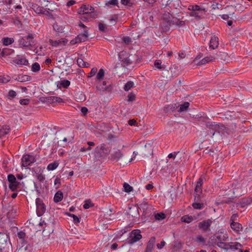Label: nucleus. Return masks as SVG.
<instances>
[{"label":"nucleus","mask_w":252,"mask_h":252,"mask_svg":"<svg viewBox=\"0 0 252 252\" xmlns=\"http://www.w3.org/2000/svg\"><path fill=\"white\" fill-rule=\"evenodd\" d=\"M97 71V69L96 67L93 68L88 75V77H92L94 76L96 74Z\"/></svg>","instance_id":"e2e57ef3"},{"label":"nucleus","mask_w":252,"mask_h":252,"mask_svg":"<svg viewBox=\"0 0 252 252\" xmlns=\"http://www.w3.org/2000/svg\"><path fill=\"white\" fill-rule=\"evenodd\" d=\"M32 77L27 75H19L17 77V81L20 82H25L30 81Z\"/></svg>","instance_id":"b1692460"},{"label":"nucleus","mask_w":252,"mask_h":252,"mask_svg":"<svg viewBox=\"0 0 252 252\" xmlns=\"http://www.w3.org/2000/svg\"><path fill=\"white\" fill-rule=\"evenodd\" d=\"M49 42L52 46L54 47H57L60 44V41L59 40H53L50 39H49Z\"/></svg>","instance_id":"864d4df0"},{"label":"nucleus","mask_w":252,"mask_h":252,"mask_svg":"<svg viewBox=\"0 0 252 252\" xmlns=\"http://www.w3.org/2000/svg\"><path fill=\"white\" fill-rule=\"evenodd\" d=\"M156 242L155 237H152L148 241L145 252H152Z\"/></svg>","instance_id":"dca6fc26"},{"label":"nucleus","mask_w":252,"mask_h":252,"mask_svg":"<svg viewBox=\"0 0 252 252\" xmlns=\"http://www.w3.org/2000/svg\"><path fill=\"white\" fill-rule=\"evenodd\" d=\"M36 213L38 217L41 216L46 211V207L43 201L39 198L36 199Z\"/></svg>","instance_id":"0eeeda50"},{"label":"nucleus","mask_w":252,"mask_h":252,"mask_svg":"<svg viewBox=\"0 0 252 252\" xmlns=\"http://www.w3.org/2000/svg\"><path fill=\"white\" fill-rule=\"evenodd\" d=\"M155 218L158 220H162L165 218V215L163 213H158L155 215Z\"/></svg>","instance_id":"79ce46f5"},{"label":"nucleus","mask_w":252,"mask_h":252,"mask_svg":"<svg viewBox=\"0 0 252 252\" xmlns=\"http://www.w3.org/2000/svg\"><path fill=\"white\" fill-rule=\"evenodd\" d=\"M10 80V77L8 76H0V84L6 83L9 82Z\"/></svg>","instance_id":"de8ad7c7"},{"label":"nucleus","mask_w":252,"mask_h":252,"mask_svg":"<svg viewBox=\"0 0 252 252\" xmlns=\"http://www.w3.org/2000/svg\"><path fill=\"white\" fill-rule=\"evenodd\" d=\"M104 73L105 72L104 69L102 68L100 69L96 74V79L99 81L103 80L104 76Z\"/></svg>","instance_id":"4c0bfd02"},{"label":"nucleus","mask_w":252,"mask_h":252,"mask_svg":"<svg viewBox=\"0 0 252 252\" xmlns=\"http://www.w3.org/2000/svg\"><path fill=\"white\" fill-rule=\"evenodd\" d=\"M120 60L123 63L124 66H127L133 63V56L132 55H128L126 52H122L120 53Z\"/></svg>","instance_id":"39448f33"},{"label":"nucleus","mask_w":252,"mask_h":252,"mask_svg":"<svg viewBox=\"0 0 252 252\" xmlns=\"http://www.w3.org/2000/svg\"><path fill=\"white\" fill-rule=\"evenodd\" d=\"M193 220L192 216L188 215H185L181 218V220L182 222L186 223H190Z\"/></svg>","instance_id":"f704fd0d"},{"label":"nucleus","mask_w":252,"mask_h":252,"mask_svg":"<svg viewBox=\"0 0 252 252\" xmlns=\"http://www.w3.org/2000/svg\"><path fill=\"white\" fill-rule=\"evenodd\" d=\"M118 4L119 3L118 0H109L105 2V6L109 7H112L115 5H117L118 7H119Z\"/></svg>","instance_id":"c85d7f7f"},{"label":"nucleus","mask_w":252,"mask_h":252,"mask_svg":"<svg viewBox=\"0 0 252 252\" xmlns=\"http://www.w3.org/2000/svg\"><path fill=\"white\" fill-rule=\"evenodd\" d=\"M122 40L126 44H128L131 41V39L129 36H124L123 37Z\"/></svg>","instance_id":"69168bd1"},{"label":"nucleus","mask_w":252,"mask_h":252,"mask_svg":"<svg viewBox=\"0 0 252 252\" xmlns=\"http://www.w3.org/2000/svg\"><path fill=\"white\" fill-rule=\"evenodd\" d=\"M59 165V162L57 161L49 164L47 167V169L49 171L54 170L57 168Z\"/></svg>","instance_id":"2f4dec72"},{"label":"nucleus","mask_w":252,"mask_h":252,"mask_svg":"<svg viewBox=\"0 0 252 252\" xmlns=\"http://www.w3.org/2000/svg\"><path fill=\"white\" fill-rule=\"evenodd\" d=\"M17 64L19 66H28L29 61L21 55H17Z\"/></svg>","instance_id":"2eb2a0df"},{"label":"nucleus","mask_w":252,"mask_h":252,"mask_svg":"<svg viewBox=\"0 0 252 252\" xmlns=\"http://www.w3.org/2000/svg\"><path fill=\"white\" fill-rule=\"evenodd\" d=\"M93 206H94V204L92 203L90 200H87L85 201L83 205V208L85 209H88Z\"/></svg>","instance_id":"a18cd8bd"},{"label":"nucleus","mask_w":252,"mask_h":252,"mask_svg":"<svg viewBox=\"0 0 252 252\" xmlns=\"http://www.w3.org/2000/svg\"><path fill=\"white\" fill-rule=\"evenodd\" d=\"M95 151L97 154L102 156L103 155H108L110 153V150L104 144H102L96 147Z\"/></svg>","instance_id":"9d476101"},{"label":"nucleus","mask_w":252,"mask_h":252,"mask_svg":"<svg viewBox=\"0 0 252 252\" xmlns=\"http://www.w3.org/2000/svg\"><path fill=\"white\" fill-rule=\"evenodd\" d=\"M30 99L28 98L21 99L20 100L19 102L22 105H27L29 104Z\"/></svg>","instance_id":"bf43d9fd"},{"label":"nucleus","mask_w":252,"mask_h":252,"mask_svg":"<svg viewBox=\"0 0 252 252\" xmlns=\"http://www.w3.org/2000/svg\"><path fill=\"white\" fill-rule=\"evenodd\" d=\"M218 45L219 38L215 36L212 37L210 41V48L215 49L218 47Z\"/></svg>","instance_id":"aec40b11"},{"label":"nucleus","mask_w":252,"mask_h":252,"mask_svg":"<svg viewBox=\"0 0 252 252\" xmlns=\"http://www.w3.org/2000/svg\"><path fill=\"white\" fill-rule=\"evenodd\" d=\"M35 176L40 182H43L45 179V176L42 174V173H39L37 175H35Z\"/></svg>","instance_id":"052dcab7"},{"label":"nucleus","mask_w":252,"mask_h":252,"mask_svg":"<svg viewBox=\"0 0 252 252\" xmlns=\"http://www.w3.org/2000/svg\"><path fill=\"white\" fill-rule=\"evenodd\" d=\"M63 198V194L61 191H57L55 194L54 197V201L55 202H59Z\"/></svg>","instance_id":"bb28decb"},{"label":"nucleus","mask_w":252,"mask_h":252,"mask_svg":"<svg viewBox=\"0 0 252 252\" xmlns=\"http://www.w3.org/2000/svg\"><path fill=\"white\" fill-rule=\"evenodd\" d=\"M26 236V234L24 232L21 231L18 232L17 233V236L19 238V239L21 241V243L23 244L24 242V238Z\"/></svg>","instance_id":"49530a36"},{"label":"nucleus","mask_w":252,"mask_h":252,"mask_svg":"<svg viewBox=\"0 0 252 252\" xmlns=\"http://www.w3.org/2000/svg\"><path fill=\"white\" fill-rule=\"evenodd\" d=\"M237 217L236 214H233L230 219L232 222L230 223L231 228L235 231L236 233H239L240 231L243 229V227L241 224L239 222L234 221L235 218Z\"/></svg>","instance_id":"6e6552de"},{"label":"nucleus","mask_w":252,"mask_h":252,"mask_svg":"<svg viewBox=\"0 0 252 252\" xmlns=\"http://www.w3.org/2000/svg\"><path fill=\"white\" fill-rule=\"evenodd\" d=\"M123 156V154L120 150L116 149L111 154L110 158L111 159L118 160Z\"/></svg>","instance_id":"f3484780"},{"label":"nucleus","mask_w":252,"mask_h":252,"mask_svg":"<svg viewBox=\"0 0 252 252\" xmlns=\"http://www.w3.org/2000/svg\"><path fill=\"white\" fill-rule=\"evenodd\" d=\"M173 20H162L160 27L162 32H167L170 30V27L173 25Z\"/></svg>","instance_id":"9b49d317"},{"label":"nucleus","mask_w":252,"mask_h":252,"mask_svg":"<svg viewBox=\"0 0 252 252\" xmlns=\"http://www.w3.org/2000/svg\"><path fill=\"white\" fill-rule=\"evenodd\" d=\"M35 162H36L35 156L30 154H26L23 156L21 159V166L27 167Z\"/></svg>","instance_id":"423d86ee"},{"label":"nucleus","mask_w":252,"mask_h":252,"mask_svg":"<svg viewBox=\"0 0 252 252\" xmlns=\"http://www.w3.org/2000/svg\"><path fill=\"white\" fill-rule=\"evenodd\" d=\"M33 38V35L31 33H29L25 36H20V38L18 40L19 44L20 47H28L31 46Z\"/></svg>","instance_id":"20e7f679"},{"label":"nucleus","mask_w":252,"mask_h":252,"mask_svg":"<svg viewBox=\"0 0 252 252\" xmlns=\"http://www.w3.org/2000/svg\"><path fill=\"white\" fill-rule=\"evenodd\" d=\"M235 7H233L232 5H228V6H226L225 7V9H228L229 10L233 9V10H234V11H232V12H229V14H227L221 15H220V16L223 20H227L229 18V16L233 15L234 14V11H235Z\"/></svg>","instance_id":"5701e85b"},{"label":"nucleus","mask_w":252,"mask_h":252,"mask_svg":"<svg viewBox=\"0 0 252 252\" xmlns=\"http://www.w3.org/2000/svg\"><path fill=\"white\" fill-rule=\"evenodd\" d=\"M56 96H48L46 97V101L49 103H56Z\"/></svg>","instance_id":"603ef678"},{"label":"nucleus","mask_w":252,"mask_h":252,"mask_svg":"<svg viewBox=\"0 0 252 252\" xmlns=\"http://www.w3.org/2000/svg\"><path fill=\"white\" fill-rule=\"evenodd\" d=\"M124 190L126 192H130L133 190V188L130 186L128 184L125 183L123 185Z\"/></svg>","instance_id":"c03bdc74"},{"label":"nucleus","mask_w":252,"mask_h":252,"mask_svg":"<svg viewBox=\"0 0 252 252\" xmlns=\"http://www.w3.org/2000/svg\"><path fill=\"white\" fill-rule=\"evenodd\" d=\"M215 57V60H218L223 61L226 63L229 62L230 59L228 54L225 52H218L216 54H213Z\"/></svg>","instance_id":"1a4fd4ad"},{"label":"nucleus","mask_w":252,"mask_h":252,"mask_svg":"<svg viewBox=\"0 0 252 252\" xmlns=\"http://www.w3.org/2000/svg\"><path fill=\"white\" fill-rule=\"evenodd\" d=\"M40 69V66L38 63H34L32 65V71L37 72Z\"/></svg>","instance_id":"a19ab883"},{"label":"nucleus","mask_w":252,"mask_h":252,"mask_svg":"<svg viewBox=\"0 0 252 252\" xmlns=\"http://www.w3.org/2000/svg\"><path fill=\"white\" fill-rule=\"evenodd\" d=\"M207 126L209 127L210 129H212L213 130H215V132L213 133V135H214L215 133V132H219V130L220 128V126L217 124L215 122H209L207 124Z\"/></svg>","instance_id":"4be33fe9"},{"label":"nucleus","mask_w":252,"mask_h":252,"mask_svg":"<svg viewBox=\"0 0 252 252\" xmlns=\"http://www.w3.org/2000/svg\"><path fill=\"white\" fill-rule=\"evenodd\" d=\"M188 9L190 11L188 14L190 17H193L196 20H199L203 18L207 9L205 8L201 7L198 5H189Z\"/></svg>","instance_id":"f03ea898"},{"label":"nucleus","mask_w":252,"mask_h":252,"mask_svg":"<svg viewBox=\"0 0 252 252\" xmlns=\"http://www.w3.org/2000/svg\"><path fill=\"white\" fill-rule=\"evenodd\" d=\"M0 243H3L4 242H6L7 236L5 234L0 233Z\"/></svg>","instance_id":"680f3d73"},{"label":"nucleus","mask_w":252,"mask_h":252,"mask_svg":"<svg viewBox=\"0 0 252 252\" xmlns=\"http://www.w3.org/2000/svg\"><path fill=\"white\" fill-rule=\"evenodd\" d=\"M196 239V242L201 243L203 245H205L206 240L202 236H197Z\"/></svg>","instance_id":"6e6d98bb"},{"label":"nucleus","mask_w":252,"mask_h":252,"mask_svg":"<svg viewBox=\"0 0 252 252\" xmlns=\"http://www.w3.org/2000/svg\"><path fill=\"white\" fill-rule=\"evenodd\" d=\"M44 168H42L40 166H36L32 168V171L34 172L35 175L39 173H43Z\"/></svg>","instance_id":"ea45409f"},{"label":"nucleus","mask_w":252,"mask_h":252,"mask_svg":"<svg viewBox=\"0 0 252 252\" xmlns=\"http://www.w3.org/2000/svg\"><path fill=\"white\" fill-rule=\"evenodd\" d=\"M78 13L83 15L81 17L83 21H89L95 19L98 15V12L94 10V7L86 4H83L78 9Z\"/></svg>","instance_id":"f257e3e1"},{"label":"nucleus","mask_w":252,"mask_h":252,"mask_svg":"<svg viewBox=\"0 0 252 252\" xmlns=\"http://www.w3.org/2000/svg\"><path fill=\"white\" fill-rule=\"evenodd\" d=\"M106 82L103 81L102 85L96 86V89L100 91H106L111 92L112 90V86L111 84L106 86Z\"/></svg>","instance_id":"4468645a"},{"label":"nucleus","mask_w":252,"mask_h":252,"mask_svg":"<svg viewBox=\"0 0 252 252\" xmlns=\"http://www.w3.org/2000/svg\"><path fill=\"white\" fill-rule=\"evenodd\" d=\"M212 223V221L210 219H208L206 220H203L198 223L199 229L203 230V231H207L211 226Z\"/></svg>","instance_id":"f8f14e48"},{"label":"nucleus","mask_w":252,"mask_h":252,"mask_svg":"<svg viewBox=\"0 0 252 252\" xmlns=\"http://www.w3.org/2000/svg\"><path fill=\"white\" fill-rule=\"evenodd\" d=\"M70 82L69 81L67 80H63L59 82L57 84V87L59 89H61L62 88L66 89L70 85Z\"/></svg>","instance_id":"393cba45"},{"label":"nucleus","mask_w":252,"mask_h":252,"mask_svg":"<svg viewBox=\"0 0 252 252\" xmlns=\"http://www.w3.org/2000/svg\"><path fill=\"white\" fill-rule=\"evenodd\" d=\"M32 9L37 14H42V11L44 8L42 6H40L37 4L32 5Z\"/></svg>","instance_id":"72a5a7b5"},{"label":"nucleus","mask_w":252,"mask_h":252,"mask_svg":"<svg viewBox=\"0 0 252 252\" xmlns=\"http://www.w3.org/2000/svg\"><path fill=\"white\" fill-rule=\"evenodd\" d=\"M98 29L99 30L102 32H106L107 30V27L101 23H98Z\"/></svg>","instance_id":"5fc2aeb1"},{"label":"nucleus","mask_w":252,"mask_h":252,"mask_svg":"<svg viewBox=\"0 0 252 252\" xmlns=\"http://www.w3.org/2000/svg\"><path fill=\"white\" fill-rule=\"evenodd\" d=\"M155 66L158 69L168 70V67L165 64H161L160 60H156L154 63Z\"/></svg>","instance_id":"a878e982"},{"label":"nucleus","mask_w":252,"mask_h":252,"mask_svg":"<svg viewBox=\"0 0 252 252\" xmlns=\"http://www.w3.org/2000/svg\"><path fill=\"white\" fill-rule=\"evenodd\" d=\"M88 31L87 29H86L84 31L83 33H80L77 35V37L80 43L86 41L88 38Z\"/></svg>","instance_id":"6ab92c4d"},{"label":"nucleus","mask_w":252,"mask_h":252,"mask_svg":"<svg viewBox=\"0 0 252 252\" xmlns=\"http://www.w3.org/2000/svg\"><path fill=\"white\" fill-rule=\"evenodd\" d=\"M17 14H19L20 15H21L22 14H26L25 10L24 11V12H23V11L22 10V7L21 5H17Z\"/></svg>","instance_id":"0e129e2a"},{"label":"nucleus","mask_w":252,"mask_h":252,"mask_svg":"<svg viewBox=\"0 0 252 252\" xmlns=\"http://www.w3.org/2000/svg\"><path fill=\"white\" fill-rule=\"evenodd\" d=\"M215 61V57H214V55H210L205 57L201 61H200L198 63H197V64L198 65H201L203 64H205L207 63L210 62H213Z\"/></svg>","instance_id":"a211bd4d"},{"label":"nucleus","mask_w":252,"mask_h":252,"mask_svg":"<svg viewBox=\"0 0 252 252\" xmlns=\"http://www.w3.org/2000/svg\"><path fill=\"white\" fill-rule=\"evenodd\" d=\"M8 132V129L6 128H2L0 129V136H3L5 134H7Z\"/></svg>","instance_id":"774afa93"},{"label":"nucleus","mask_w":252,"mask_h":252,"mask_svg":"<svg viewBox=\"0 0 252 252\" xmlns=\"http://www.w3.org/2000/svg\"><path fill=\"white\" fill-rule=\"evenodd\" d=\"M78 66L80 67H84L85 66V64H84V61L81 58H78L76 60Z\"/></svg>","instance_id":"4d7b16f0"},{"label":"nucleus","mask_w":252,"mask_h":252,"mask_svg":"<svg viewBox=\"0 0 252 252\" xmlns=\"http://www.w3.org/2000/svg\"><path fill=\"white\" fill-rule=\"evenodd\" d=\"M141 231L139 229L133 230L129 234V237L127 239V243L128 244H133L142 239Z\"/></svg>","instance_id":"7ed1b4c3"},{"label":"nucleus","mask_w":252,"mask_h":252,"mask_svg":"<svg viewBox=\"0 0 252 252\" xmlns=\"http://www.w3.org/2000/svg\"><path fill=\"white\" fill-rule=\"evenodd\" d=\"M174 17L169 12L165 11L162 14V20H173Z\"/></svg>","instance_id":"7c9ffc66"},{"label":"nucleus","mask_w":252,"mask_h":252,"mask_svg":"<svg viewBox=\"0 0 252 252\" xmlns=\"http://www.w3.org/2000/svg\"><path fill=\"white\" fill-rule=\"evenodd\" d=\"M174 21L173 25H175L179 27H182L185 25V21H181L177 18L174 17L173 20Z\"/></svg>","instance_id":"58836bf2"},{"label":"nucleus","mask_w":252,"mask_h":252,"mask_svg":"<svg viewBox=\"0 0 252 252\" xmlns=\"http://www.w3.org/2000/svg\"><path fill=\"white\" fill-rule=\"evenodd\" d=\"M192 206L195 209H202L204 207V204L199 202H194L192 203Z\"/></svg>","instance_id":"c9c22d12"},{"label":"nucleus","mask_w":252,"mask_h":252,"mask_svg":"<svg viewBox=\"0 0 252 252\" xmlns=\"http://www.w3.org/2000/svg\"><path fill=\"white\" fill-rule=\"evenodd\" d=\"M66 214L68 216H70V217H71L73 218V222H74V223L77 224V223H79L80 222V218H79L76 215H75L74 214H72L68 213H66Z\"/></svg>","instance_id":"09e8293b"},{"label":"nucleus","mask_w":252,"mask_h":252,"mask_svg":"<svg viewBox=\"0 0 252 252\" xmlns=\"http://www.w3.org/2000/svg\"><path fill=\"white\" fill-rule=\"evenodd\" d=\"M9 182V189L12 191L16 190V178L12 174H9L7 176Z\"/></svg>","instance_id":"ddd939ff"},{"label":"nucleus","mask_w":252,"mask_h":252,"mask_svg":"<svg viewBox=\"0 0 252 252\" xmlns=\"http://www.w3.org/2000/svg\"><path fill=\"white\" fill-rule=\"evenodd\" d=\"M2 41L4 45L8 46L14 42L13 38L4 37L2 39Z\"/></svg>","instance_id":"473e14b6"},{"label":"nucleus","mask_w":252,"mask_h":252,"mask_svg":"<svg viewBox=\"0 0 252 252\" xmlns=\"http://www.w3.org/2000/svg\"><path fill=\"white\" fill-rule=\"evenodd\" d=\"M227 239V237L225 236L223 234H220L216 236V239L215 240V242H217V241L223 242L225 241Z\"/></svg>","instance_id":"37998d69"},{"label":"nucleus","mask_w":252,"mask_h":252,"mask_svg":"<svg viewBox=\"0 0 252 252\" xmlns=\"http://www.w3.org/2000/svg\"><path fill=\"white\" fill-rule=\"evenodd\" d=\"M215 244L217 245L219 247L228 250L229 249V244L227 243H224L223 242L217 241V242H215Z\"/></svg>","instance_id":"c756f323"},{"label":"nucleus","mask_w":252,"mask_h":252,"mask_svg":"<svg viewBox=\"0 0 252 252\" xmlns=\"http://www.w3.org/2000/svg\"><path fill=\"white\" fill-rule=\"evenodd\" d=\"M135 95L134 94L130 93L127 95V100L129 102L133 101L135 99Z\"/></svg>","instance_id":"13d9d810"},{"label":"nucleus","mask_w":252,"mask_h":252,"mask_svg":"<svg viewBox=\"0 0 252 252\" xmlns=\"http://www.w3.org/2000/svg\"><path fill=\"white\" fill-rule=\"evenodd\" d=\"M189 106V103L185 102L180 105L179 109L178 110L179 112L186 111Z\"/></svg>","instance_id":"cd10ccee"},{"label":"nucleus","mask_w":252,"mask_h":252,"mask_svg":"<svg viewBox=\"0 0 252 252\" xmlns=\"http://www.w3.org/2000/svg\"><path fill=\"white\" fill-rule=\"evenodd\" d=\"M134 87V84L132 81H128L125 85L124 89L125 91H128L130 89Z\"/></svg>","instance_id":"e433bc0d"},{"label":"nucleus","mask_w":252,"mask_h":252,"mask_svg":"<svg viewBox=\"0 0 252 252\" xmlns=\"http://www.w3.org/2000/svg\"><path fill=\"white\" fill-rule=\"evenodd\" d=\"M14 50L13 49H10L9 48H5L2 50V53L5 55H9L12 53H14Z\"/></svg>","instance_id":"8fccbe9b"},{"label":"nucleus","mask_w":252,"mask_h":252,"mask_svg":"<svg viewBox=\"0 0 252 252\" xmlns=\"http://www.w3.org/2000/svg\"><path fill=\"white\" fill-rule=\"evenodd\" d=\"M200 193H197L194 192V202H200Z\"/></svg>","instance_id":"338daca9"},{"label":"nucleus","mask_w":252,"mask_h":252,"mask_svg":"<svg viewBox=\"0 0 252 252\" xmlns=\"http://www.w3.org/2000/svg\"><path fill=\"white\" fill-rule=\"evenodd\" d=\"M242 247V245L238 242L235 243L233 245H229V248H230L231 249H235V250H238L240 249V248H241Z\"/></svg>","instance_id":"3c124183"},{"label":"nucleus","mask_w":252,"mask_h":252,"mask_svg":"<svg viewBox=\"0 0 252 252\" xmlns=\"http://www.w3.org/2000/svg\"><path fill=\"white\" fill-rule=\"evenodd\" d=\"M73 139V137H71L70 139H67L64 137L63 140H60L58 142V146L65 147L67 146L68 143L72 142Z\"/></svg>","instance_id":"412c9836"}]
</instances>
